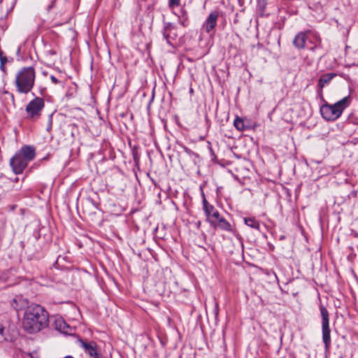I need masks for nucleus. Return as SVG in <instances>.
<instances>
[{"mask_svg":"<svg viewBox=\"0 0 358 358\" xmlns=\"http://www.w3.org/2000/svg\"><path fill=\"white\" fill-rule=\"evenodd\" d=\"M78 342L80 344V346L83 348L85 352L90 357L93 355H96L97 350V344L94 342H86L81 338L78 340Z\"/></svg>","mask_w":358,"mask_h":358,"instance_id":"obj_11","label":"nucleus"},{"mask_svg":"<svg viewBox=\"0 0 358 358\" xmlns=\"http://www.w3.org/2000/svg\"><path fill=\"white\" fill-rule=\"evenodd\" d=\"M352 194L355 196L357 195V192L353 191V192H352Z\"/></svg>","mask_w":358,"mask_h":358,"instance_id":"obj_29","label":"nucleus"},{"mask_svg":"<svg viewBox=\"0 0 358 358\" xmlns=\"http://www.w3.org/2000/svg\"><path fill=\"white\" fill-rule=\"evenodd\" d=\"M216 226H217L220 229L227 231H232L231 225L230 223L221 216L219 217V219L215 220V227Z\"/></svg>","mask_w":358,"mask_h":358,"instance_id":"obj_14","label":"nucleus"},{"mask_svg":"<svg viewBox=\"0 0 358 358\" xmlns=\"http://www.w3.org/2000/svg\"><path fill=\"white\" fill-rule=\"evenodd\" d=\"M109 205L110 206H112L111 203ZM113 206L114 207V210H111V212L115 215H120L124 211V209L120 206H116L115 203H113Z\"/></svg>","mask_w":358,"mask_h":358,"instance_id":"obj_18","label":"nucleus"},{"mask_svg":"<svg viewBox=\"0 0 358 358\" xmlns=\"http://www.w3.org/2000/svg\"><path fill=\"white\" fill-rule=\"evenodd\" d=\"M179 358H181V357H179Z\"/></svg>","mask_w":358,"mask_h":358,"instance_id":"obj_34","label":"nucleus"},{"mask_svg":"<svg viewBox=\"0 0 358 358\" xmlns=\"http://www.w3.org/2000/svg\"><path fill=\"white\" fill-rule=\"evenodd\" d=\"M48 312L41 305L31 304L24 310L22 326L29 334H36L48 326Z\"/></svg>","mask_w":358,"mask_h":358,"instance_id":"obj_1","label":"nucleus"},{"mask_svg":"<svg viewBox=\"0 0 358 358\" xmlns=\"http://www.w3.org/2000/svg\"><path fill=\"white\" fill-rule=\"evenodd\" d=\"M218 312H219L218 303H215V315H217L218 314Z\"/></svg>","mask_w":358,"mask_h":358,"instance_id":"obj_23","label":"nucleus"},{"mask_svg":"<svg viewBox=\"0 0 358 358\" xmlns=\"http://www.w3.org/2000/svg\"><path fill=\"white\" fill-rule=\"evenodd\" d=\"M91 188L94 192H103L106 188V184L103 182V180H92L90 182Z\"/></svg>","mask_w":358,"mask_h":358,"instance_id":"obj_15","label":"nucleus"},{"mask_svg":"<svg viewBox=\"0 0 358 358\" xmlns=\"http://www.w3.org/2000/svg\"><path fill=\"white\" fill-rule=\"evenodd\" d=\"M20 47H18L17 50V53H19V52H20Z\"/></svg>","mask_w":358,"mask_h":358,"instance_id":"obj_31","label":"nucleus"},{"mask_svg":"<svg viewBox=\"0 0 358 358\" xmlns=\"http://www.w3.org/2000/svg\"><path fill=\"white\" fill-rule=\"evenodd\" d=\"M49 52L51 55H55L56 54V52L55 50H50Z\"/></svg>","mask_w":358,"mask_h":358,"instance_id":"obj_28","label":"nucleus"},{"mask_svg":"<svg viewBox=\"0 0 358 358\" xmlns=\"http://www.w3.org/2000/svg\"><path fill=\"white\" fill-rule=\"evenodd\" d=\"M8 62L7 57L3 56L2 58H0V64H4Z\"/></svg>","mask_w":358,"mask_h":358,"instance_id":"obj_22","label":"nucleus"},{"mask_svg":"<svg viewBox=\"0 0 358 358\" xmlns=\"http://www.w3.org/2000/svg\"><path fill=\"white\" fill-rule=\"evenodd\" d=\"M0 69L3 72H6V67L4 64H0Z\"/></svg>","mask_w":358,"mask_h":358,"instance_id":"obj_25","label":"nucleus"},{"mask_svg":"<svg viewBox=\"0 0 358 358\" xmlns=\"http://www.w3.org/2000/svg\"><path fill=\"white\" fill-rule=\"evenodd\" d=\"M306 33L299 32L295 36L293 40V45L298 49H303L306 47Z\"/></svg>","mask_w":358,"mask_h":358,"instance_id":"obj_12","label":"nucleus"},{"mask_svg":"<svg viewBox=\"0 0 358 358\" xmlns=\"http://www.w3.org/2000/svg\"><path fill=\"white\" fill-rule=\"evenodd\" d=\"M203 210L206 216V220L210 223V226L215 227V220L220 217V213L215 208L210 204L206 198L203 199Z\"/></svg>","mask_w":358,"mask_h":358,"instance_id":"obj_7","label":"nucleus"},{"mask_svg":"<svg viewBox=\"0 0 358 358\" xmlns=\"http://www.w3.org/2000/svg\"><path fill=\"white\" fill-rule=\"evenodd\" d=\"M210 152H212L213 155H214L213 152V150L211 149V148L210 147Z\"/></svg>","mask_w":358,"mask_h":358,"instance_id":"obj_32","label":"nucleus"},{"mask_svg":"<svg viewBox=\"0 0 358 358\" xmlns=\"http://www.w3.org/2000/svg\"><path fill=\"white\" fill-rule=\"evenodd\" d=\"M162 34L164 38L169 45H172V41H175L178 36L176 27L171 22L164 23Z\"/></svg>","mask_w":358,"mask_h":358,"instance_id":"obj_8","label":"nucleus"},{"mask_svg":"<svg viewBox=\"0 0 358 358\" xmlns=\"http://www.w3.org/2000/svg\"><path fill=\"white\" fill-rule=\"evenodd\" d=\"M134 161H135V162H136V163H137V162H138V156H137V155H136V154H134Z\"/></svg>","mask_w":358,"mask_h":358,"instance_id":"obj_27","label":"nucleus"},{"mask_svg":"<svg viewBox=\"0 0 358 358\" xmlns=\"http://www.w3.org/2000/svg\"><path fill=\"white\" fill-rule=\"evenodd\" d=\"M320 311L322 317V341L324 343L325 350H327L331 346L329 315L327 309L322 304L320 306Z\"/></svg>","mask_w":358,"mask_h":358,"instance_id":"obj_6","label":"nucleus"},{"mask_svg":"<svg viewBox=\"0 0 358 358\" xmlns=\"http://www.w3.org/2000/svg\"><path fill=\"white\" fill-rule=\"evenodd\" d=\"M218 17L219 14L217 11H212L203 23L202 29H204L206 33L210 34L217 25Z\"/></svg>","mask_w":358,"mask_h":358,"instance_id":"obj_9","label":"nucleus"},{"mask_svg":"<svg viewBox=\"0 0 358 358\" xmlns=\"http://www.w3.org/2000/svg\"><path fill=\"white\" fill-rule=\"evenodd\" d=\"M92 358H103L102 356L98 353V352H96V355H93V356H91Z\"/></svg>","mask_w":358,"mask_h":358,"instance_id":"obj_26","label":"nucleus"},{"mask_svg":"<svg viewBox=\"0 0 358 358\" xmlns=\"http://www.w3.org/2000/svg\"><path fill=\"white\" fill-rule=\"evenodd\" d=\"M64 358H73V357L69 355V356H66Z\"/></svg>","mask_w":358,"mask_h":358,"instance_id":"obj_30","label":"nucleus"},{"mask_svg":"<svg viewBox=\"0 0 358 358\" xmlns=\"http://www.w3.org/2000/svg\"><path fill=\"white\" fill-rule=\"evenodd\" d=\"M180 0H169V7L171 8L178 7L180 5Z\"/></svg>","mask_w":358,"mask_h":358,"instance_id":"obj_19","label":"nucleus"},{"mask_svg":"<svg viewBox=\"0 0 358 358\" xmlns=\"http://www.w3.org/2000/svg\"><path fill=\"white\" fill-rule=\"evenodd\" d=\"M54 328L64 334H71V327L65 322L62 317H56L53 323Z\"/></svg>","mask_w":358,"mask_h":358,"instance_id":"obj_10","label":"nucleus"},{"mask_svg":"<svg viewBox=\"0 0 358 358\" xmlns=\"http://www.w3.org/2000/svg\"><path fill=\"white\" fill-rule=\"evenodd\" d=\"M45 107L43 98L36 97L30 101L25 108L27 117L32 121L38 120Z\"/></svg>","mask_w":358,"mask_h":358,"instance_id":"obj_5","label":"nucleus"},{"mask_svg":"<svg viewBox=\"0 0 358 358\" xmlns=\"http://www.w3.org/2000/svg\"><path fill=\"white\" fill-rule=\"evenodd\" d=\"M182 24L183 26H185V22H182Z\"/></svg>","mask_w":358,"mask_h":358,"instance_id":"obj_33","label":"nucleus"},{"mask_svg":"<svg viewBox=\"0 0 358 358\" xmlns=\"http://www.w3.org/2000/svg\"><path fill=\"white\" fill-rule=\"evenodd\" d=\"M87 202L89 203L90 204H92L96 209H99V203L96 202L92 198H87Z\"/></svg>","mask_w":358,"mask_h":358,"instance_id":"obj_20","label":"nucleus"},{"mask_svg":"<svg viewBox=\"0 0 358 358\" xmlns=\"http://www.w3.org/2000/svg\"><path fill=\"white\" fill-rule=\"evenodd\" d=\"M336 76L335 73L323 74L318 80L317 86L322 92V88L327 85Z\"/></svg>","mask_w":358,"mask_h":358,"instance_id":"obj_13","label":"nucleus"},{"mask_svg":"<svg viewBox=\"0 0 358 358\" xmlns=\"http://www.w3.org/2000/svg\"><path fill=\"white\" fill-rule=\"evenodd\" d=\"M234 125L238 131H244L245 129V124L243 119L241 117H236L234 121Z\"/></svg>","mask_w":358,"mask_h":358,"instance_id":"obj_17","label":"nucleus"},{"mask_svg":"<svg viewBox=\"0 0 358 358\" xmlns=\"http://www.w3.org/2000/svg\"><path fill=\"white\" fill-rule=\"evenodd\" d=\"M4 330H5L4 327L0 324V335L2 336H3Z\"/></svg>","mask_w":358,"mask_h":358,"instance_id":"obj_24","label":"nucleus"},{"mask_svg":"<svg viewBox=\"0 0 358 358\" xmlns=\"http://www.w3.org/2000/svg\"><path fill=\"white\" fill-rule=\"evenodd\" d=\"M244 223L252 229L259 230L260 228L259 221L257 220L255 217H245Z\"/></svg>","mask_w":358,"mask_h":358,"instance_id":"obj_16","label":"nucleus"},{"mask_svg":"<svg viewBox=\"0 0 358 358\" xmlns=\"http://www.w3.org/2000/svg\"><path fill=\"white\" fill-rule=\"evenodd\" d=\"M36 71L34 67H23L19 70L15 76L17 91L21 94H27L34 86Z\"/></svg>","mask_w":358,"mask_h":358,"instance_id":"obj_3","label":"nucleus"},{"mask_svg":"<svg viewBox=\"0 0 358 358\" xmlns=\"http://www.w3.org/2000/svg\"><path fill=\"white\" fill-rule=\"evenodd\" d=\"M50 78V80L52 81V83L55 85L60 83V81L53 75H51Z\"/></svg>","mask_w":358,"mask_h":358,"instance_id":"obj_21","label":"nucleus"},{"mask_svg":"<svg viewBox=\"0 0 358 358\" xmlns=\"http://www.w3.org/2000/svg\"><path fill=\"white\" fill-rule=\"evenodd\" d=\"M36 149L32 145H23L16 152L10 159V165L15 174H21L28 166V164L34 159Z\"/></svg>","mask_w":358,"mask_h":358,"instance_id":"obj_2","label":"nucleus"},{"mask_svg":"<svg viewBox=\"0 0 358 358\" xmlns=\"http://www.w3.org/2000/svg\"><path fill=\"white\" fill-rule=\"evenodd\" d=\"M348 101L349 96H345L334 104L327 103L323 104L320 108L322 118L328 122H334L338 119L348 106Z\"/></svg>","mask_w":358,"mask_h":358,"instance_id":"obj_4","label":"nucleus"}]
</instances>
